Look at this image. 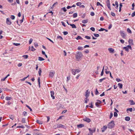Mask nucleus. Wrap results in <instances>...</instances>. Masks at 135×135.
Segmentation results:
<instances>
[{"instance_id":"1","label":"nucleus","mask_w":135,"mask_h":135,"mask_svg":"<svg viewBox=\"0 0 135 135\" xmlns=\"http://www.w3.org/2000/svg\"><path fill=\"white\" fill-rule=\"evenodd\" d=\"M83 56V54L81 52H77L75 54V57L77 61H79Z\"/></svg>"},{"instance_id":"2","label":"nucleus","mask_w":135,"mask_h":135,"mask_svg":"<svg viewBox=\"0 0 135 135\" xmlns=\"http://www.w3.org/2000/svg\"><path fill=\"white\" fill-rule=\"evenodd\" d=\"M114 122L113 120H112L108 123V127L109 129H112L114 127Z\"/></svg>"},{"instance_id":"3","label":"nucleus","mask_w":135,"mask_h":135,"mask_svg":"<svg viewBox=\"0 0 135 135\" xmlns=\"http://www.w3.org/2000/svg\"><path fill=\"white\" fill-rule=\"evenodd\" d=\"M71 71L72 74L74 75H75L76 73H78L81 70L79 69H71Z\"/></svg>"},{"instance_id":"4","label":"nucleus","mask_w":135,"mask_h":135,"mask_svg":"<svg viewBox=\"0 0 135 135\" xmlns=\"http://www.w3.org/2000/svg\"><path fill=\"white\" fill-rule=\"evenodd\" d=\"M6 23L8 25H11L12 22L10 20L9 18H6Z\"/></svg>"},{"instance_id":"5","label":"nucleus","mask_w":135,"mask_h":135,"mask_svg":"<svg viewBox=\"0 0 135 135\" xmlns=\"http://www.w3.org/2000/svg\"><path fill=\"white\" fill-rule=\"evenodd\" d=\"M85 94V96L86 97L85 98L86 99L89 96L90 94V91H89V90L88 89L86 91Z\"/></svg>"},{"instance_id":"6","label":"nucleus","mask_w":135,"mask_h":135,"mask_svg":"<svg viewBox=\"0 0 135 135\" xmlns=\"http://www.w3.org/2000/svg\"><path fill=\"white\" fill-rule=\"evenodd\" d=\"M88 130L90 131V133L93 134V133L95 132V128H94L92 129L91 128H89Z\"/></svg>"},{"instance_id":"7","label":"nucleus","mask_w":135,"mask_h":135,"mask_svg":"<svg viewBox=\"0 0 135 135\" xmlns=\"http://www.w3.org/2000/svg\"><path fill=\"white\" fill-rule=\"evenodd\" d=\"M83 120L84 121L88 123L90 122L91 121L90 120L89 118L86 117L84 118L83 119Z\"/></svg>"},{"instance_id":"8","label":"nucleus","mask_w":135,"mask_h":135,"mask_svg":"<svg viewBox=\"0 0 135 135\" xmlns=\"http://www.w3.org/2000/svg\"><path fill=\"white\" fill-rule=\"evenodd\" d=\"M51 95V97L53 99H54L55 98V96H54V92L53 91H50Z\"/></svg>"},{"instance_id":"9","label":"nucleus","mask_w":135,"mask_h":135,"mask_svg":"<svg viewBox=\"0 0 135 135\" xmlns=\"http://www.w3.org/2000/svg\"><path fill=\"white\" fill-rule=\"evenodd\" d=\"M128 42L130 45H133V41L132 39H129Z\"/></svg>"},{"instance_id":"10","label":"nucleus","mask_w":135,"mask_h":135,"mask_svg":"<svg viewBox=\"0 0 135 135\" xmlns=\"http://www.w3.org/2000/svg\"><path fill=\"white\" fill-rule=\"evenodd\" d=\"M120 34L121 36L123 37L124 38L126 36V35H125L123 31H120Z\"/></svg>"},{"instance_id":"11","label":"nucleus","mask_w":135,"mask_h":135,"mask_svg":"<svg viewBox=\"0 0 135 135\" xmlns=\"http://www.w3.org/2000/svg\"><path fill=\"white\" fill-rule=\"evenodd\" d=\"M108 50L110 53H113L114 50L112 48H110L108 49Z\"/></svg>"},{"instance_id":"12","label":"nucleus","mask_w":135,"mask_h":135,"mask_svg":"<svg viewBox=\"0 0 135 135\" xmlns=\"http://www.w3.org/2000/svg\"><path fill=\"white\" fill-rule=\"evenodd\" d=\"M55 73L54 72H50L49 74V76L52 78L53 77Z\"/></svg>"},{"instance_id":"13","label":"nucleus","mask_w":135,"mask_h":135,"mask_svg":"<svg viewBox=\"0 0 135 135\" xmlns=\"http://www.w3.org/2000/svg\"><path fill=\"white\" fill-rule=\"evenodd\" d=\"M107 128V126H104L102 128V132H104L106 129Z\"/></svg>"},{"instance_id":"14","label":"nucleus","mask_w":135,"mask_h":135,"mask_svg":"<svg viewBox=\"0 0 135 135\" xmlns=\"http://www.w3.org/2000/svg\"><path fill=\"white\" fill-rule=\"evenodd\" d=\"M12 99V98L11 97H6L5 98V99L7 101L11 100Z\"/></svg>"},{"instance_id":"15","label":"nucleus","mask_w":135,"mask_h":135,"mask_svg":"<svg viewBox=\"0 0 135 135\" xmlns=\"http://www.w3.org/2000/svg\"><path fill=\"white\" fill-rule=\"evenodd\" d=\"M130 104L131 105H134L135 104V103L132 100H130L129 101Z\"/></svg>"},{"instance_id":"16","label":"nucleus","mask_w":135,"mask_h":135,"mask_svg":"<svg viewBox=\"0 0 135 135\" xmlns=\"http://www.w3.org/2000/svg\"><path fill=\"white\" fill-rule=\"evenodd\" d=\"M86 15L85 13H84V14H83L82 13H80L79 14V16H81V17L82 18H84Z\"/></svg>"},{"instance_id":"17","label":"nucleus","mask_w":135,"mask_h":135,"mask_svg":"<svg viewBox=\"0 0 135 135\" xmlns=\"http://www.w3.org/2000/svg\"><path fill=\"white\" fill-rule=\"evenodd\" d=\"M118 86L120 89H121L122 88L123 85L122 84L119 83L118 84Z\"/></svg>"},{"instance_id":"18","label":"nucleus","mask_w":135,"mask_h":135,"mask_svg":"<svg viewBox=\"0 0 135 135\" xmlns=\"http://www.w3.org/2000/svg\"><path fill=\"white\" fill-rule=\"evenodd\" d=\"M64 126L61 124H57V128H62Z\"/></svg>"},{"instance_id":"19","label":"nucleus","mask_w":135,"mask_h":135,"mask_svg":"<svg viewBox=\"0 0 135 135\" xmlns=\"http://www.w3.org/2000/svg\"><path fill=\"white\" fill-rule=\"evenodd\" d=\"M130 118L128 116L126 117L125 118V120H126L127 121H129L130 120Z\"/></svg>"},{"instance_id":"20","label":"nucleus","mask_w":135,"mask_h":135,"mask_svg":"<svg viewBox=\"0 0 135 135\" xmlns=\"http://www.w3.org/2000/svg\"><path fill=\"white\" fill-rule=\"evenodd\" d=\"M105 68H106L105 69V72L106 74H108L110 72L109 71H107V69L108 68V67L107 66L105 67Z\"/></svg>"},{"instance_id":"21","label":"nucleus","mask_w":135,"mask_h":135,"mask_svg":"<svg viewBox=\"0 0 135 135\" xmlns=\"http://www.w3.org/2000/svg\"><path fill=\"white\" fill-rule=\"evenodd\" d=\"M84 126V125L82 124H80L77 125V127L79 128H81Z\"/></svg>"},{"instance_id":"22","label":"nucleus","mask_w":135,"mask_h":135,"mask_svg":"<svg viewBox=\"0 0 135 135\" xmlns=\"http://www.w3.org/2000/svg\"><path fill=\"white\" fill-rule=\"evenodd\" d=\"M70 25L72 27V28H76V26L74 24H70Z\"/></svg>"},{"instance_id":"23","label":"nucleus","mask_w":135,"mask_h":135,"mask_svg":"<svg viewBox=\"0 0 135 135\" xmlns=\"http://www.w3.org/2000/svg\"><path fill=\"white\" fill-rule=\"evenodd\" d=\"M9 117L10 118L12 119V120H13L14 119V116L13 115H9Z\"/></svg>"},{"instance_id":"24","label":"nucleus","mask_w":135,"mask_h":135,"mask_svg":"<svg viewBox=\"0 0 135 135\" xmlns=\"http://www.w3.org/2000/svg\"><path fill=\"white\" fill-rule=\"evenodd\" d=\"M41 68H40L39 69V71H38V74L40 76H41Z\"/></svg>"},{"instance_id":"25","label":"nucleus","mask_w":135,"mask_h":135,"mask_svg":"<svg viewBox=\"0 0 135 135\" xmlns=\"http://www.w3.org/2000/svg\"><path fill=\"white\" fill-rule=\"evenodd\" d=\"M38 83L39 87V88L40 87V78L38 77Z\"/></svg>"},{"instance_id":"26","label":"nucleus","mask_w":135,"mask_h":135,"mask_svg":"<svg viewBox=\"0 0 135 135\" xmlns=\"http://www.w3.org/2000/svg\"><path fill=\"white\" fill-rule=\"evenodd\" d=\"M88 22V20H83L82 21V22L84 23H87Z\"/></svg>"},{"instance_id":"27","label":"nucleus","mask_w":135,"mask_h":135,"mask_svg":"<svg viewBox=\"0 0 135 135\" xmlns=\"http://www.w3.org/2000/svg\"><path fill=\"white\" fill-rule=\"evenodd\" d=\"M38 60L40 61H42L44 60V59L41 57H38Z\"/></svg>"},{"instance_id":"28","label":"nucleus","mask_w":135,"mask_h":135,"mask_svg":"<svg viewBox=\"0 0 135 135\" xmlns=\"http://www.w3.org/2000/svg\"><path fill=\"white\" fill-rule=\"evenodd\" d=\"M78 49L79 50H83V48L82 47L79 46L78 47Z\"/></svg>"},{"instance_id":"29","label":"nucleus","mask_w":135,"mask_h":135,"mask_svg":"<svg viewBox=\"0 0 135 135\" xmlns=\"http://www.w3.org/2000/svg\"><path fill=\"white\" fill-rule=\"evenodd\" d=\"M77 40H83V38L80 36H78L76 38Z\"/></svg>"},{"instance_id":"30","label":"nucleus","mask_w":135,"mask_h":135,"mask_svg":"<svg viewBox=\"0 0 135 135\" xmlns=\"http://www.w3.org/2000/svg\"><path fill=\"white\" fill-rule=\"evenodd\" d=\"M29 76V75H28L27 77L24 78H23L21 79V80L22 81H24L27 78H28Z\"/></svg>"},{"instance_id":"31","label":"nucleus","mask_w":135,"mask_h":135,"mask_svg":"<svg viewBox=\"0 0 135 135\" xmlns=\"http://www.w3.org/2000/svg\"><path fill=\"white\" fill-rule=\"evenodd\" d=\"M77 16L78 15L77 13H74L73 15V17L74 18L76 17H77Z\"/></svg>"},{"instance_id":"32","label":"nucleus","mask_w":135,"mask_h":135,"mask_svg":"<svg viewBox=\"0 0 135 135\" xmlns=\"http://www.w3.org/2000/svg\"><path fill=\"white\" fill-rule=\"evenodd\" d=\"M115 5L116 6V9H118V2L117 1H115Z\"/></svg>"},{"instance_id":"33","label":"nucleus","mask_w":135,"mask_h":135,"mask_svg":"<svg viewBox=\"0 0 135 135\" xmlns=\"http://www.w3.org/2000/svg\"><path fill=\"white\" fill-rule=\"evenodd\" d=\"M123 49H125V50L127 52L129 51V49L127 47H123Z\"/></svg>"},{"instance_id":"34","label":"nucleus","mask_w":135,"mask_h":135,"mask_svg":"<svg viewBox=\"0 0 135 135\" xmlns=\"http://www.w3.org/2000/svg\"><path fill=\"white\" fill-rule=\"evenodd\" d=\"M122 3H120L119 4V11L120 12L121 11V8H122Z\"/></svg>"},{"instance_id":"35","label":"nucleus","mask_w":135,"mask_h":135,"mask_svg":"<svg viewBox=\"0 0 135 135\" xmlns=\"http://www.w3.org/2000/svg\"><path fill=\"white\" fill-rule=\"evenodd\" d=\"M107 7H108V8L110 10H111V7H110V4H107Z\"/></svg>"},{"instance_id":"36","label":"nucleus","mask_w":135,"mask_h":135,"mask_svg":"<svg viewBox=\"0 0 135 135\" xmlns=\"http://www.w3.org/2000/svg\"><path fill=\"white\" fill-rule=\"evenodd\" d=\"M53 128L54 129H56L57 128V124H55L53 126Z\"/></svg>"},{"instance_id":"37","label":"nucleus","mask_w":135,"mask_h":135,"mask_svg":"<svg viewBox=\"0 0 135 135\" xmlns=\"http://www.w3.org/2000/svg\"><path fill=\"white\" fill-rule=\"evenodd\" d=\"M127 31L129 33H132L131 31L129 28L127 29Z\"/></svg>"},{"instance_id":"38","label":"nucleus","mask_w":135,"mask_h":135,"mask_svg":"<svg viewBox=\"0 0 135 135\" xmlns=\"http://www.w3.org/2000/svg\"><path fill=\"white\" fill-rule=\"evenodd\" d=\"M106 79L105 78H104L102 79H100L99 80V81L100 82H101L102 81H103Z\"/></svg>"},{"instance_id":"39","label":"nucleus","mask_w":135,"mask_h":135,"mask_svg":"<svg viewBox=\"0 0 135 135\" xmlns=\"http://www.w3.org/2000/svg\"><path fill=\"white\" fill-rule=\"evenodd\" d=\"M36 122L38 123H39L40 124H42V122L39 120H37L36 121Z\"/></svg>"},{"instance_id":"40","label":"nucleus","mask_w":135,"mask_h":135,"mask_svg":"<svg viewBox=\"0 0 135 135\" xmlns=\"http://www.w3.org/2000/svg\"><path fill=\"white\" fill-rule=\"evenodd\" d=\"M35 50H36V49H35V48H34L33 47V46H32L31 50L32 51H35Z\"/></svg>"},{"instance_id":"41","label":"nucleus","mask_w":135,"mask_h":135,"mask_svg":"<svg viewBox=\"0 0 135 135\" xmlns=\"http://www.w3.org/2000/svg\"><path fill=\"white\" fill-rule=\"evenodd\" d=\"M22 123H25V119L24 118H23L22 119Z\"/></svg>"},{"instance_id":"42","label":"nucleus","mask_w":135,"mask_h":135,"mask_svg":"<svg viewBox=\"0 0 135 135\" xmlns=\"http://www.w3.org/2000/svg\"><path fill=\"white\" fill-rule=\"evenodd\" d=\"M10 18L12 20H14L15 18V17L14 16L12 15L11 16Z\"/></svg>"},{"instance_id":"43","label":"nucleus","mask_w":135,"mask_h":135,"mask_svg":"<svg viewBox=\"0 0 135 135\" xmlns=\"http://www.w3.org/2000/svg\"><path fill=\"white\" fill-rule=\"evenodd\" d=\"M99 104H99L98 102H96L95 103V105L98 107H99L100 106V105H99Z\"/></svg>"},{"instance_id":"44","label":"nucleus","mask_w":135,"mask_h":135,"mask_svg":"<svg viewBox=\"0 0 135 135\" xmlns=\"http://www.w3.org/2000/svg\"><path fill=\"white\" fill-rule=\"evenodd\" d=\"M81 4V3L80 2H78L76 3V5L78 6H79Z\"/></svg>"},{"instance_id":"45","label":"nucleus","mask_w":135,"mask_h":135,"mask_svg":"<svg viewBox=\"0 0 135 135\" xmlns=\"http://www.w3.org/2000/svg\"><path fill=\"white\" fill-rule=\"evenodd\" d=\"M22 56L25 59H27L28 57V56L27 55H23Z\"/></svg>"},{"instance_id":"46","label":"nucleus","mask_w":135,"mask_h":135,"mask_svg":"<svg viewBox=\"0 0 135 135\" xmlns=\"http://www.w3.org/2000/svg\"><path fill=\"white\" fill-rule=\"evenodd\" d=\"M13 44L14 45L16 46H18L19 45H20V44L18 43H13Z\"/></svg>"},{"instance_id":"47","label":"nucleus","mask_w":135,"mask_h":135,"mask_svg":"<svg viewBox=\"0 0 135 135\" xmlns=\"http://www.w3.org/2000/svg\"><path fill=\"white\" fill-rule=\"evenodd\" d=\"M111 14L113 17H115V14L112 12H111Z\"/></svg>"},{"instance_id":"48","label":"nucleus","mask_w":135,"mask_h":135,"mask_svg":"<svg viewBox=\"0 0 135 135\" xmlns=\"http://www.w3.org/2000/svg\"><path fill=\"white\" fill-rule=\"evenodd\" d=\"M57 38L58 39L59 38H60V39L61 40H62L63 39V38L62 37H61V36H58L57 37Z\"/></svg>"},{"instance_id":"49","label":"nucleus","mask_w":135,"mask_h":135,"mask_svg":"<svg viewBox=\"0 0 135 135\" xmlns=\"http://www.w3.org/2000/svg\"><path fill=\"white\" fill-rule=\"evenodd\" d=\"M89 105H90L89 107H90L91 108H93V105L92 104V103L91 102L90 104H89Z\"/></svg>"},{"instance_id":"50","label":"nucleus","mask_w":135,"mask_h":135,"mask_svg":"<svg viewBox=\"0 0 135 135\" xmlns=\"http://www.w3.org/2000/svg\"><path fill=\"white\" fill-rule=\"evenodd\" d=\"M65 12H66L67 11L65 7H63L61 8Z\"/></svg>"},{"instance_id":"51","label":"nucleus","mask_w":135,"mask_h":135,"mask_svg":"<svg viewBox=\"0 0 135 135\" xmlns=\"http://www.w3.org/2000/svg\"><path fill=\"white\" fill-rule=\"evenodd\" d=\"M95 94L96 95H97L99 94V92L98 91L97 89H96V91H95Z\"/></svg>"},{"instance_id":"52","label":"nucleus","mask_w":135,"mask_h":135,"mask_svg":"<svg viewBox=\"0 0 135 135\" xmlns=\"http://www.w3.org/2000/svg\"><path fill=\"white\" fill-rule=\"evenodd\" d=\"M127 110L132 112V108H128L127 109Z\"/></svg>"},{"instance_id":"53","label":"nucleus","mask_w":135,"mask_h":135,"mask_svg":"<svg viewBox=\"0 0 135 135\" xmlns=\"http://www.w3.org/2000/svg\"><path fill=\"white\" fill-rule=\"evenodd\" d=\"M90 15L92 16H93L95 15V14L94 12H91L90 14Z\"/></svg>"},{"instance_id":"54","label":"nucleus","mask_w":135,"mask_h":135,"mask_svg":"<svg viewBox=\"0 0 135 135\" xmlns=\"http://www.w3.org/2000/svg\"><path fill=\"white\" fill-rule=\"evenodd\" d=\"M94 35L95 37H98L99 36V35L98 34L94 33Z\"/></svg>"},{"instance_id":"55","label":"nucleus","mask_w":135,"mask_h":135,"mask_svg":"<svg viewBox=\"0 0 135 135\" xmlns=\"http://www.w3.org/2000/svg\"><path fill=\"white\" fill-rule=\"evenodd\" d=\"M126 47H127L128 49H129L130 50H132V47L131 46V45H128L127 46H126Z\"/></svg>"},{"instance_id":"56","label":"nucleus","mask_w":135,"mask_h":135,"mask_svg":"<svg viewBox=\"0 0 135 135\" xmlns=\"http://www.w3.org/2000/svg\"><path fill=\"white\" fill-rule=\"evenodd\" d=\"M33 41V40L32 39H30L29 41V44H31L32 42Z\"/></svg>"},{"instance_id":"57","label":"nucleus","mask_w":135,"mask_h":135,"mask_svg":"<svg viewBox=\"0 0 135 135\" xmlns=\"http://www.w3.org/2000/svg\"><path fill=\"white\" fill-rule=\"evenodd\" d=\"M85 38L88 39H90L91 38L90 37L88 36H85Z\"/></svg>"},{"instance_id":"58","label":"nucleus","mask_w":135,"mask_h":135,"mask_svg":"<svg viewBox=\"0 0 135 135\" xmlns=\"http://www.w3.org/2000/svg\"><path fill=\"white\" fill-rule=\"evenodd\" d=\"M6 78H7L5 77L4 78H3V79H1V81H4Z\"/></svg>"},{"instance_id":"59","label":"nucleus","mask_w":135,"mask_h":135,"mask_svg":"<svg viewBox=\"0 0 135 135\" xmlns=\"http://www.w3.org/2000/svg\"><path fill=\"white\" fill-rule=\"evenodd\" d=\"M63 33L64 35H66L68 34V32L67 31H64L63 32Z\"/></svg>"},{"instance_id":"60","label":"nucleus","mask_w":135,"mask_h":135,"mask_svg":"<svg viewBox=\"0 0 135 135\" xmlns=\"http://www.w3.org/2000/svg\"><path fill=\"white\" fill-rule=\"evenodd\" d=\"M135 16V11L133 13L131 14V16L132 17H133Z\"/></svg>"},{"instance_id":"61","label":"nucleus","mask_w":135,"mask_h":135,"mask_svg":"<svg viewBox=\"0 0 135 135\" xmlns=\"http://www.w3.org/2000/svg\"><path fill=\"white\" fill-rule=\"evenodd\" d=\"M90 29L91 30L93 31H94L95 30V29L93 27H91L90 28Z\"/></svg>"},{"instance_id":"62","label":"nucleus","mask_w":135,"mask_h":135,"mask_svg":"<svg viewBox=\"0 0 135 135\" xmlns=\"http://www.w3.org/2000/svg\"><path fill=\"white\" fill-rule=\"evenodd\" d=\"M113 115V113H110V117H109L110 119H111Z\"/></svg>"},{"instance_id":"63","label":"nucleus","mask_w":135,"mask_h":135,"mask_svg":"<svg viewBox=\"0 0 135 135\" xmlns=\"http://www.w3.org/2000/svg\"><path fill=\"white\" fill-rule=\"evenodd\" d=\"M106 3L107 5L110 4L109 0H107Z\"/></svg>"},{"instance_id":"64","label":"nucleus","mask_w":135,"mask_h":135,"mask_svg":"<svg viewBox=\"0 0 135 135\" xmlns=\"http://www.w3.org/2000/svg\"><path fill=\"white\" fill-rule=\"evenodd\" d=\"M117 113L116 112H114V116L115 117H117Z\"/></svg>"}]
</instances>
